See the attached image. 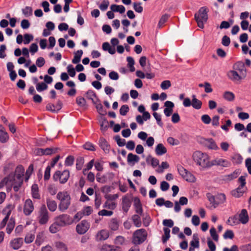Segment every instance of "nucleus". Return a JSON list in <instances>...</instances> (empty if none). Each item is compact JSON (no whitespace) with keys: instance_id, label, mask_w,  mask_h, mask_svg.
I'll list each match as a JSON object with an SVG mask.
<instances>
[{"instance_id":"obj_29","label":"nucleus","mask_w":251,"mask_h":251,"mask_svg":"<svg viewBox=\"0 0 251 251\" xmlns=\"http://www.w3.org/2000/svg\"><path fill=\"white\" fill-rule=\"evenodd\" d=\"M239 175V171L235 170L233 172L229 175L224 176L223 179L226 181H230L237 178L238 176Z\"/></svg>"},{"instance_id":"obj_33","label":"nucleus","mask_w":251,"mask_h":251,"mask_svg":"<svg viewBox=\"0 0 251 251\" xmlns=\"http://www.w3.org/2000/svg\"><path fill=\"white\" fill-rule=\"evenodd\" d=\"M191 105L196 109H200L201 107L202 102L196 98V96H192Z\"/></svg>"},{"instance_id":"obj_28","label":"nucleus","mask_w":251,"mask_h":251,"mask_svg":"<svg viewBox=\"0 0 251 251\" xmlns=\"http://www.w3.org/2000/svg\"><path fill=\"white\" fill-rule=\"evenodd\" d=\"M245 191V187L238 186L236 189L233 190L231 192L232 195L235 198H240L243 196Z\"/></svg>"},{"instance_id":"obj_15","label":"nucleus","mask_w":251,"mask_h":251,"mask_svg":"<svg viewBox=\"0 0 251 251\" xmlns=\"http://www.w3.org/2000/svg\"><path fill=\"white\" fill-rule=\"evenodd\" d=\"M131 198L127 195H126L122 198V207L123 210L127 213L129 210V208L131 205Z\"/></svg>"},{"instance_id":"obj_24","label":"nucleus","mask_w":251,"mask_h":251,"mask_svg":"<svg viewBox=\"0 0 251 251\" xmlns=\"http://www.w3.org/2000/svg\"><path fill=\"white\" fill-rule=\"evenodd\" d=\"M146 162L153 168L157 167L159 164V161L158 159L153 157L151 155H148L146 158Z\"/></svg>"},{"instance_id":"obj_12","label":"nucleus","mask_w":251,"mask_h":251,"mask_svg":"<svg viewBox=\"0 0 251 251\" xmlns=\"http://www.w3.org/2000/svg\"><path fill=\"white\" fill-rule=\"evenodd\" d=\"M34 209L33 203L30 199H26L24 203L23 212L26 216L30 215Z\"/></svg>"},{"instance_id":"obj_3","label":"nucleus","mask_w":251,"mask_h":251,"mask_svg":"<svg viewBox=\"0 0 251 251\" xmlns=\"http://www.w3.org/2000/svg\"><path fill=\"white\" fill-rule=\"evenodd\" d=\"M56 199L59 201L58 208L60 211L64 212L66 210L71 204V197L67 191H60L56 195Z\"/></svg>"},{"instance_id":"obj_44","label":"nucleus","mask_w":251,"mask_h":251,"mask_svg":"<svg viewBox=\"0 0 251 251\" xmlns=\"http://www.w3.org/2000/svg\"><path fill=\"white\" fill-rule=\"evenodd\" d=\"M132 219L134 225L136 227H139L141 226L142 223L141 221V218L138 215L135 214L133 215Z\"/></svg>"},{"instance_id":"obj_37","label":"nucleus","mask_w":251,"mask_h":251,"mask_svg":"<svg viewBox=\"0 0 251 251\" xmlns=\"http://www.w3.org/2000/svg\"><path fill=\"white\" fill-rule=\"evenodd\" d=\"M86 95L87 98L91 100L94 104H96V101L95 100V99H96L97 100H99L95 92L92 90H89L86 93Z\"/></svg>"},{"instance_id":"obj_43","label":"nucleus","mask_w":251,"mask_h":251,"mask_svg":"<svg viewBox=\"0 0 251 251\" xmlns=\"http://www.w3.org/2000/svg\"><path fill=\"white\" fill-rule=\"evenodd\" d=\"M15 226V221L14 220L11 218L8 223V225L6 227V232L8 234H10L12 231L14 227Z\"/></svg>"},{"instance_id":"obj_9","label":"nucleus","mask_w":251,"mask_h":251,"mask_svg":"<svg viewBox=\"0 0 251 251\" xmlns=\"http://www.w3.org/2000/svg\"><path fill=\"white\" fill-rule=\"evenodd\" d=\"M49 220V212L45 205L41 206L38 216L39 223L41 225H44L48 223Z\"/></svg>"},{"instance_id":"obj_1","label":"nucleus","mask_w":251,"mask_h":251,"mask_svg":"<svg viewBox=\"0 0 251 251\" xmlns=\"http://www.w3.org/2000/svg\"><path fill=\"white\" fill-rule=\"evenodd\" d=\"M194 161L202 168H208L211 167V161H209V156L201 151H196L193 154Z\"/></svg>"},{"instance_id":"obj_34","label":"nucleus","mask_w":251,"mask_h":251,"mask_svg":"<svg viewBox=\"0 0 251 251\" xmlns=\"http://www.w3.org/2000/svg\"><path fill=\"white\" fill-rule=\"evenodd\" d=\"M83 54V51L81 50H78L74 53V57L72 60V63L74 64H78L81 59V57Z\"/></svg>"},{"instance_id":"obj_23","label":"nucleus","mask_w":251,"mask_h":251,"mask_svg":"<svg viewBox=\"0 0 251 251\" xmlns=\"http://www.w3.org/2000/svg\"><path fill=\"white\" fill-rule=\"evenodd\" d=\"M205 147L210 150H216L218 149V147L216 145L213 139L210 138L205 139L204 142Z\"/></svg>"},{"instance_id":"obj_39","label":"nucleus","mask_w":251,"mask_h":251,"mask_svg":"<svg viewBox=\"0 0 251 251\" xmlns=\"http://www.w3.org/2000/svg\"><path fill=\"white\" fill-rule=\"evenodd\" d=\"M126 61L127 62V66L129 68L131 72L135 71V67L134 66L135 62L133 57L128 56L126 58Z\"/></svg>"},{"instance_id":"obj_14","label":"nucleus","mask_w":251,"mask_h":251,"mask_svg":"<svg viewBox=\"0 0 251 251\" xmlns=\"http://www.w3.org/2000/svg\"><path fill=\"white\" fill-rule=\"evenodd\" d=\"M58 150L57 148H46V149H41L39 148L37 150L36 153L39 155H51L52 154L55 153L57 152V150Z\"/></svg>"},{"instance_id":"obj_31","label":"nucleus","mask_w":251,"mask_h":251,"mask_svg":"<svg viewBox=\"0 0 251 251\" xmlns=\"http://www.w3.org/2000/svg\"><path fill=\"white\" fill-rule=\"evenodd\" d=\"M31 194L33 198L39 200L40 199V195L39 193V188L38 185L34 184L31 187Z\"/></svg>"},{"instance_id":"obj_42","label":"nucleus","mask_w":251,"mask_h":251,"mask_svg":"<svg viewBox=\"0 0 251 251\" xmlns=\"http://www.w3.org/2000/svg\"><path fill=\"white\" fill-rule=\"evenodd\" d=\"M103 207L110 210H114L116 207V203L114 202H110L106 201L103 204Z\"/></svg>"},{"instance_id":"obj_61","label":"nucleus","mask_w":251,"mask_h":251,"mask_svg":"<svg viewBox=\"0 0 251 251\" xmlns=\"http://www.w3.org/2000/svg\"><path fill=\"white\" fill-rule=\"evenodd\" d=\"M50 170L51 167L48 166L45 171L44 179L45 180H48L50 176Z\"/></svg>"},{"instance_id":"obj_55","label":"nucleus","mask_w":251,"mask_h":251,"mask_svg":"<svg viewBox=\"0 0 251 251\" xmlns=\"http://www.w3.org/2000/svg\"><path fill=\"white\" fill-rule=\"evenodd\" d=\"M75 158L74 156L69 155L67 156L65 161V165L66 166H71L73 165Z\"/></svg>"},{"instance_id":"obj_27","label":"nucleus","mask_w":251,"mask_h":251,"mask_svg":"<svg viewBox=\"0 0 251 251\" xmlns=\"http://www.w3.org/2000/svg\"><path fill=\"white\" fill-rule=\"evenodd\" d=\"M167 149L164 146L161 144H158L155 149V151L157 155H162L167 152Z\"/></svg>"},{"instance_id":"obj_19","label":"nucleus","mask_w":251,"mask_h":251,"mask_svg":"<svg viewBox=\"0 0 251 251\" xmlns=\"http://www.w3.org/2000/svg\"><path fill=\"white\" fill-rule=\"evenodd\" d=\"M109 236V231L106 229H102L97 233L96 239L97 241H103L106 240Z\"/></svg>"},{"instance_id":"obj_26","label":"nucleus","mask_w":251,"mask_h":251,"mask_svg":"<svg viewBox=\"0 0 251 251\" xmlns=\"http://www.w3.org/2000/svg\"><path fill=\"white\" fill-rule=\"evenodd\" d=\"M134 206L135 207L136 212L140 215L143 213V209L140 200L138 198L134 199Z\"/></svg>"},{"instance_id":"obj_20","label":"nucleus","mask_w":251,"mask_h":251,"mask_svg":"<svg viewBox=\"0 0 251 251\" xmlns=\"http://www.w3.org/2000/svg\"><path fill=\"white\" fill-rule=\"evenodd\" d=\"M239 220L240 223L243 224H247L249 221V215L247 210L245 209H243L240 214L239 215Z\"/></svg>"},{"instance_id":"obj_58","label":"nucleus","mask_w":251,"mask_h":251,"mask_svg":"<svg viewBox=\"0 0 251 251\" xmlns=\"http://www.w3.org/2000/svg\"><path fill=\"white\" fill-rule=\"evenodd\" d=\"M23 13L26 17H28L32 14V9L31 7L26 6L24 9H22Z\"/></svg>"},{"instance_id":"obj_64","label":"nucleus","mask_w":251,"mask_h":251,"mask_svg":"<svg viewBox=\"0 0 251 251\" xmlns=\"http://www.w3.org/2000/svg\"><path fill=\"white\" fill-rule=\"evenodd\" d=\"M101 203V198L100 195L96 194L95 199V206L96 209H99Z\"/></svg>"},{"instance_id":"obj_53","label":"nucleus","mask_w":251,"mask_h":251,"mask_svg":"<svg viewBox=\"0 0 251 251\" xmlns=\"http://www.w3.org/2000/svg\"><path fill=\"white\" fill-rule=\"evenodd\" d=\"M83 146L85 150L88 151H95L96 150L95 145L90 142H86Z\"/></svg>"},{"instance_id":"obj_50","label":"nucleus","mask_w":251,"mask_h":251,"mask_svg":"<svg viewBox=\"0 0 251 251\" xmlns=\"http://www.w3.org/2000/svg\"><path fill=\"white\" fill-rule=\"evenodd\" d=\"M152 115L154 118L155 119L157 125L161 127H162L163 126V124L161 121V115L157 112H154Z\"/></svg>"},{"instance_id":"obj_48","label":"nucleus","mask_w":251,"mask_h":251,"mask_svg":"<svg viewBox=\"0 0 251 251\" xmlns=\"http://www.w3.org/2000/svg\"><path fill=\"white\" fill-rule=\"evenodd\" d=\"M36 88L38 92H40L47 89L48 85L44 82L37 83Z\"/></svg>"},{"instance_id":"obj_18","label":"nucleus","mask_w":251,"mask_h":251,"mask_svg":"<svg viewBox=\"0 0 251 251\" xmlns=\"http://www.w3.org/2000/svg\"><path fill=\"white\" fill-rule=\"evenodd\" d=\"M199 247V239L198 236L196 234L193 235L192 240L190 243L189 251H194L195 248Z\"/></svg>"},{"instance_id":"obj_10","label":"nucleus","mask_w":251,"mask_h":251,"mask_svg":"<svg viewBox=\"0 0 251 251\" xmlns=\"http://www.w3.org/2000/svg\"><path fill=\"white\" fill-rule=\"evenodd\" d=\"M55 222L61 227L71 224L72 220L69 215L62 214L55 218Z\"/></svg>"},{"instance_id":"obj_11","label":"nucleus","mask_w":251,"mask_h":251,"mask_svg":"<svg viewBox=\"0 0 251 251\" xmlns=\"http://www.w3.org/2000/svg\"><path fill=\"white\" fill-rule=\"evenodd\" d=\"M90 227L89 223L86 220H82L76 226V232L79 234L85 233Z\"/></svg>"},{"instance_id":"obj_35","label":"nucleus","mask_w":251,"mask_h":251,"mask_svg":"<svg viewBox=\"0 0 251 251\" xmlns=\"http://www.w3.org/2000/svg\"><path fill=\"white\" fill-rule=\"evenodd\" d=\"M111 10L113 12H119L121 14H123L125 12V7L122 5H118L116 4H112L110 6Z\"/></svg>"},{"instance_id":"obj_56","label":"nucleus","mask_w":251,"mask_h":251,"mask_svg":"<svg viewBox=\"0 0 251 251\" xmlns=\"http://www.w3.org/2000/svg\"><path fill=\"white\" fill-rule=\"evenodd\" d=\"M76 102L80 107L85 106L86 104L85 99L81 97H78L76 99Z\"/></svg>"},{"instance_id":"obj_41","label":"nucleus","mask_w":251,"mask_h":251,"mask_svg":"<svg viewBox=\"0 0 251 251\" xmlns=\"http://www.w3.org/2000/svg\"><path fill=\"white\" fill-rule=\"evenodd\" d=\"M223 97L225 100L229 101H233L235 99L234 94L229 91L225 92L223 95Z\"/></svg>"},{"instance_id":"obj_17","label":"nucleus","mask_w":251,"mask_h":251,"mask_svg":"<svg viewBox=\"0 0 251 251\" xmlns=\"http://www.w3.org/2000/svg\"><path fill=\"white\" fill-rule=\"evenodd\" d=\"M23 244L22 238H17L12 240L10 242V246L14 250H18Z\"/></svg>"},{"instance_id":"obj_54","label":"nucleus","mask_w":251,"mask_h":251,"mask_svg":"<svg viewBox=\"0 0 251 251\" xmlns=\"http://www.w3.org/2000/svg\"><path fill=\"white\" fill-rule=\"evenodd\" d=\"M126 239L122 236H118L115 239L114 243L117 245H123L125 244Z\"/></svg>"},{"instance_id":"obj_8","label":"nucleus","mask_w":251,"mask_h":251,"mask_svg":"<svg viewBox=\"0 0 251 251\" xmlns=\"http://www.w3.org/2000/svg\"><path fill=\"white\" fill-rule=\"evenodd\" d=\"M177 171L179 174L187 181L195 182L196 180L195 176L182 166L177 167Z\"/></svg>"},{"instance_id":"obj_63","label":"nucleus","mask_w":251,"mask_h":251,"mask_svg":"<svg viewBox=\"0 0 251 251\" xmlns=\"http://www.w3.org/2000/svg\"><path fill=\"white\" fill-rule=\"evenodd\" d=\"M43 241L44 234L42 232H40L37 235L35 243L38 246H40Z\"/></svg>"},{"instance_id":"obj_5","label":"nucleus","mask_w":251,"mask_h":251,"mask_svg":"<svg viewBox=\"0 0 251 251\" xmlns=\"http://www.w3.org/2000/svg\"><path fill=\"white\" fill-rule=\"evenodd\" d=\"M16 182H18V180H16L15 174L12 172L1 180L0 182V188L6 186L7 191H10Z\"/></svg>"},{"instance_id":"obj_36","label":"nucleus","mask_w":251,"mask_h":251,"mask_svg":"<svg viewBox=\"0 0 251 251\" xmlns=\"http://www.w3.org/2000/svg\"><path fill=\"white\" fill-rule=\"evenodd\" d=\"M217 202L214 203V206L216 207L219 204L223 203L226 200V195L223 193L218 194L216 197Z\"/></svg>"},{"instance_id":"obj_21","label":"nucleus","mask_w":251,"mask_h":251,"mask_svg":"<svg viewBox=\"0 0 251 251\" xmlns=\"http://www.w3.org/2000/svg\"><path fill=\"white\" fill-rule=\"evenodd\" d=\"M99 144L100 148L106 153H108L110 150V146L103 138H100L99 140Z\"/></svg>"},{"instance_id":"obj_32","label":"nucleus","mask_w":251,"mask_h":251,"mask_svg":"<svg viewBox=\"0 0 251 251\" xmlns=\"http://www.w3.org/2000/svg\"><path fill=\"white\" fill-rule=\"evenodd\" d=\"M102 48L103 50L107 51L110 54H114L116 52L115 48L110 46L108 42H104L102 44Z\"/></svg>"},{"instance_id":"obj_7","label":"nucleus","mask_w":251,"mask_h":251,"mask_svg":"<svg viewBox=\"0 0 251 251\" xmlns=\"http://www.w3.org/2000/svg\"><path fill=\"white\" fill-rule=\"evenodd\" d=\"M70 177V172L68 170L63 172L56 171L53 175L52 178L54 181H59L61 184H65Z\"/></svg>"},{"instance_id":"obj_62","label":"nucleus","mask_w":251,"mask_h":251,"mask_svg":"<svg viewBox=\"0 0 251 251\" xmlns=\"http://www.w3.org/2000/svg\"><path fill=\"white\" fill-rule=\"evenodd\" d=\"M113 214L112 211H108L105 209H102L98 212V215L102 216H111Z\"/></svg>"},{"instance_id":"obj_52","label":"nucleus","mask_w":251,"mask_h":251,"mask_svg":"<svg viewBox=\"0 0 251 251\" xmlns=\"http://www.w3.org/2000/svg\"><path fill=\"white\" fill-rule=\"evenodd\" d=\"M84 164V159L82 157H79L76 159V168L77 170H80Z\"/></svg>"},{"instance_id":"obj_57","label":"nucleus","mask_w":251,"mask_h":251,"mask_svg":"<svg viewBox=\"0 0 251 251\" xmlns=\"http://www.w3.org/2000/svg\"><path fill=\"white\" fill-rule=\"evenodd\" d=\"M24 40L23 42L25 45L29 44L33 39V36L32 35L27 33L24 34Z\"/></svg>"},{"instance_id":"obj_60","label":"nucleus","mask_w":251,"mask_h":251,"mask_svg":"<svg viewBox=\"0 0 251 251\" xmlns=\"http://www.w3.org/2000/svg\"><path fill=\"white\" fill-rule=\"evenodd\" d=\"M129 111V107L127 105H122L120 109V113L122 116H125Z\"/></svg>"},{"instance_id":"obj_30","label":"nucleus","mask_w":251,"mask_h":251,"mask_svg":"<svg viewBox=\"0 0 251 251\" xmlns=\"http://www.w3.org/2000/svg\"><path fill=\"white\" fill-rule=\"evenodd\" d=\"M47 205L50 211L54 212L57 208V203L54 200L47 199Z\"/></svg>"},{"instance_id":"obj_38","label":"nucleus","mask_w":251,"mask_h":251,"mask_svg":"<svg viewBox=\"0 0 251 251\" xmlns=\"http://www.w3.org/2000/svg\"><path fill=\"white\" fill-rule=\"evenodd\" d=\"M164 235L162 236V241L164 244L169 239L170 237V229L168 227H164Z\"/></svg>"},{"instance_id":"obj_25","label":"nucleus","mask_w":251,"mask_h":251,"mask_svg":"<svg viewBox=\"0 0 251 251\" xmlns=\"http://www.w3.org/2000/svg\"><path fill=\"white\" fill-rule=\"evenodd\" d=\"M9 139L7 133L4 131V127L0 125V142L2 143H6Z\"/></svg>"},{"instance_id":"obj_2","label":"nucleus","mask_w":251,"mask_h":251,"mask_svg":"<svg viewBox=\"0 0 251 251\" xmlns=\"http://www.w3.org/2000/svg\"><path fill=\"white\" fill-rule=\"evenodd\" d=\"M236 70H230L227 73L228 78L234 83H240L245 78L247 75L246 70L243 65L241 68L235 69Z\"/></svg>"},{"instance_id":"obj_40","label":"nucleus","mask_w":251,"mask_h":251,"mask_svg":"<svg viewBox=\"0 0 251 251\" xmlns=\"http://www.w3.org/2000/svg\"><path fill=\"white\" fill-rule=\"evenodd\" d=\"M119 223L115 219H112L109 223V227L113 231H116L119 228Z\"/></svg>"},{"instance_id":"obj_6","label":"nucleus","mask_w":251,"mask_h":251,"mask_svg":"<svg viewBox=\"0 0 251 251\" xmlns=\"http://www.w3.org/2000/svg\"><path fill=\"white\" fill-rule=\"evenodd\" d=\"M147 236L145 229H137L133 233L132 242L135 245H140L145 241Z\"/></svg>"},{"instance_id":"obj_49","label":"nucleus","mask_w":251,"mask_h":251,"mask_svg":"<svg viewBox=\"0 0 251 251\" xmlns=\"http://www.w3.org/2000/svg\"><path fill=\"white\" fill-rule=\"evenodd\" d=\"M169 167V165L167 162H162L161 165L159 166L158 168L156 170V171L158 173H162L164 171V169H166L168 168Z\"/></svg>"},{"instance_id":"obj_4","label":"nucleus","mask_w":251,"mask_h":251,"mask_svg":"<svg viewBox=\"0 0 251 251\" xmlns=\"http://www.w3.org/2000/svg\"><path fill=\"white\" fill-rule=\"evenodd\" d=\"M208 9L205 7H201L199 10L198 13L195 14V19L197 22L198 26L203 28L204 23H206L208 19Z\"/></svg>"},{"instance_id":"obj_22","label":"nucleus","mask_w":251,"mask_h":251,"mask_svg":"<svg viewBox=\"0 0 251 251\" xmlns=\"http://www.w3.org/2000/svg\"><path fill=\"white\" fill-rule=\"evenodd\" d=\"M139 160L140 157L137 155L134 154L132 153H129L127 155V163L132 166L134 165L136 163L138 162Z\"/></svg>"},{"instance_id":"obj_13","label":"nucleus","mask_w":251,"mask_h":251,"mask_svg":"<svg viewBox=\"0 0 251 251\" xmlns=\"http://www.w3.org/2000/svg\"><path fill=\"white\" fill-rule=\"evenodd\" d=\"M211 167L213 166H219L226 168L231 165V163L226 159L221 158H216L211 161Z\"/></svg>"},{"instance_id":"obj_45","label":"nucleus","mask_w":251,"mask_h":251,"mask_svg":"<svg viewBox=\"0 0 251 251\" xmlns=\"http://www.w3.org/2000/svg\"><path fill=\"white\" fill-rule=\"evenodd\" d=\"M60 227H61L55 222H54L50 226L49 230L52 233H55L60 230Z\"/></svg>"},{"instance_id":"obj_16","label":"nucleus","mask_w":251,"mask_h":251,"mask_svg":"<svg viewBox=\"0 0 251 251\" xmlns=\"http://www.w3.org/2000/svg\"><path fill=\"white\" fill-rule=\"evenodd\" d=\"M25 172V169L22 165H18L15 169V177L18 180V182H23V176Z\"/></svg>"},{"instance_id":"obj_47","label":"nucleus","mask_w":251,"mask_h":251,"mask_svg":"<svg viewBox=\"0 0 251 251\" xmlns=\"http://www.w3.org/2000/svg\"><path fill=\"white\" fill-rule=\"evenodd\" d=\"M239 222V219L235 216L230 217L227 221V223L230 226L236 225L238 224Z\"/></svg>"},{"instance_id":"obj_59","label":"nucleus","mask_w":251,"mask_h":251,"mask_svg":"<svg viewBox=\"0 0 251 251\" xmlns=\"http://www.w3.org/2000/svg\"><path fill=\"white\" fill-rule=\"evenodd\" d=\"M210 235L212 237V239L217 242L219 239V236L216 233V229L214 227H211L210 229Z\"/></svg>"},{"instance_id":"obj_51","label":"nucleus","mask_w":251,"mask_h":251,"mask_svg":"<svg viewBox=\"0 0 251 251\" xmlns=\"http://www.w3.org/2000/svg\"><path fill=\"white\" fill-rule=\"evenodd\" d=\"M170 15L168 14H165L163 15L160 20L159 21L158 26L160 28L161 27L163 24L167 21L168 19L169 18Z\"/></svg>"},{"instance_id":"obj_46","label":"nucleus","mask_w":251,"mask_h":251,"mask_svg":"<svg viewBox=\"0 0 251 251\" xmlns=\"http://www.w3.org/2000/svg\"><path fill=\"white\" fill-rule=\"evenodd\" d=\"M47 190L48 192L51 195H55L57 191V188L55 184H50L48 186Z\"/></svg>"}]
</instances>
